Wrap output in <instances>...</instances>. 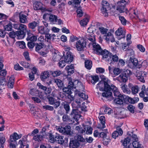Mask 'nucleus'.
Returning <instances> with one entry per match:
<instances>
[{
	"label": "nucleus",
	"instance_id": "nucleus-1",
	"mask_svg": "<svg viewBox=\"0 0 148 148\" xmlns=\"http://www.w3.org/2000/svg\"><path fill=\"white\" fill-rule=\"evenodd\" d=\"M82 101V100L78 97L75 99L71 104L73 109L70 115L73 120L77 122V124L79 123L78 121L81 116L77 108L80 107V104Z\"/></svg>",
	"mask_w": 148,
	"mask_h": 148
},
{
	"label": "nucleus",
	"instance_id": "nucleus-2",
	"mask_svg": "<svg viewBox=\"0 0 148 148\" xmlns=\"http://www.w3.org/2000/svg\"><path fill=\"white\" fill-rule=\"evenodd\" d=\"M100 77L101 80L97 84L96 88L100 91L104 90L105 92H106L108 89L109 85H111V82L103 75L101 74Z\"/></svg>",
	"mask_w": 148,
	"mask_h": 148
},
{
	"label": "nucleus",
	"instance_id": "nucleus-3",
	"mask_svg": "<svg viewBox=\"0 0 148 148\" xmlns=\"http://www.w3.org/2000/svg\"><path fill=\"white\" fill-rule=\"evenodd\" d=\"M108 90L106 92H103L102 96L106 98H108L112 96L113 92L114 95V96H119L121 94L119 91L118 88L114 85L111 84L109 85Z\"/></svg>",
	"mask_w": 148,
	"mask_h": 148
},
{
	"label": "nucleus",
	"instance_id": "nucleus-4",
	"mask_svg": "<svg viewBox=\"0 0 148 148\" xmlns=\"http://www.w3.org/2000/svg\"><path fill=\"white\" fill-rule=\"evenodd\" d=\"M38 132V130L36 129H34L32 132L29 133L28 135L33 136V139L34 140L40 142L42 141L45 138V136L43 134L42 135L36 134Z\"/></svg>",
	"mask_w": 148,
	"mask_h": 148
},
{
	"label": "nucleus",
	"instance_id": "nucleus-5",
	"mask_svg": "<svg viewBox=\"0 0 148 148\" xmlns=\"http://www.w3.org/2000/svg\"><path fill=\"white\" fill-rule=\"evenodd\" d=\"M130 61L131 62L128 64L129 67L132 69H136L137 68L140 69L142 66L141 64L138 62V60L136 58H130Z\"/></svg>",
	"mask_w": 148,
	"mask_h": 148
},
{
	"label": "nucleus",
	"instance_id": "nucleus-6",
	"mask_svg": "<svg viewBox=\"0 0 148 148\" xmlns=\"http://www.w3.org/2000/svg\"><path fill=\"white\" fill-rule=\"evenodd\" d=\"M101 4V11L102 13L105 16H108V14L107 11L110 10V4L107 1H103L102 2Z\"/></svg>",
	"mask_w": 148,
	"mask_h": 148
},
{
	"label": "nucleus",
	"instance_id": "nucleus-7",
	"mask_svg": "<svg viewBox=\"0 0 148 148\" xmlns=\"http://www.w3.org/2000/svg\"><path fill=\"white\" fill-rule=\"evenodd\" d=\"M127 136L124 141L122 140V144L124 146V148H132L131 144L130 142L132 140V132L131 134L127 133Z\"/></svg>",
	"mask_w": 148,
	"mask_h": 148
},
{
	"label": "nucleus",
	"instance_id": "nucleus-8",
	"mask_svg": "<svg viewBox=\"0 0 148 148\" xmlns=\"http://www.w3.org/2000/svg\"><path fill=\"white\" fill-rule=\"evenodd\" d=\"M28 14L27 11L20 12L18 15L19 21L21 23H26L28 22L27 20Z\"/></svg>",
	"mask_w": 148,
	"mask_h": 148
},
{
	"label": "nucleus",
	"instance_id": "nucleus-9",
	"mask_svg": "<svg viewBox=\"0 0 148 148\" xmlns=\"http://www.w3.org/2000/svg\"><path fill=\"white\" fill-rule=\"evenodd\" d=\"M75 43V47L78 51H81L84 50L86 44L83 39L79 40Z\"/></svg>",
	"mask_w": 148,
	"mask_h": 148
},
{
	"label": "nucleus",
	"instance_id": "nucleus-10",
	"mask_svg": "<svg viewBox=\"0 0 148 148\" xmlns=\"http://www.w3.org/2000/svg\"><path fill=\"white\" fill-rule=\"evenodd\" d=\"M132 140L133 141L131 146L132 148H139L140 146V144L138 142V138L137 136L134 134L133 132H132Z\"/></svg>",
	"mask_w": 148,
	"mask_h": 148
},
{
	"label": "nucleus",
	"instance_id": "nucleus-11",
	"mask_svg": "<svg viewBox=\"0 0 148 148\" xmlns=\"http://www.w3.org/2000/svg\"><path fill=\"white\" fill-rule=\"evenodd\" d=\"M48 17H49V20L50 22H52L53 23H56L58 20L57 17L56 16L53 14L49 15L48 14H44L43 16V18L45 19Z\"/></svg>",
	"mask_w": 148,
	"mask_h": 148
},
{
	"label": "nucleus",
	"instance_id": "nucleus-12",
	"mask_svg": "<svg viewBox=\"0 0 148 148\" xmlns=\"http://www.w3.org/2000/svg\"><path fill=\"white\" fill-rule=\"evenodd\" d=\"M22 136L21 134L18 135L16 132H14L10 136L9 143H16V140L21 138Z\"/></svg>",
	"mask_w": 148,
	"mask_h": 148
},
{
	"label": "nucleus",
	"instance_id": "nucleus-13",
	"mask_svg": "<svg viewBox=\"0 0 148 148\" xmlns=\"http://www.w3.org/2000/svg\"><path fill=\"white\" fill-rule=\"evenodd\" d=\"M117 5L116 10L120 13L125 12L127 10V9L125 7L126 5L124 4L119 1L117 3Z\"/></svg>",
	"mask_w": 148,
	"mask_h": 148
},
{
	"label": "nucleus",
	"instance_id": "nucleus-14",
	"mask_svg": "<svg viewBox=\"0 0 148 148\" xmlns=\"http://www.w3.org/2000/svg\"><path fill=\"white\" fill-rule=\"evenodd\" d=\"M137 79L141 82L144 83L145 82L144 77H146V73L143 71L137 72Z\"/></svg>",
	"mask_w": 148,
	"mask_h": 148
},
{
	"label": "nucleus",
	"instance_id": "nucleus-15",
	"mask_svg": "<svg viewBox=\"0 0 148 148\" xmlns=\"http://www.w3.org/2000/svg\"><path fill=\"white\" fill-rule=\"evenodd\" d=\"M70 52H67L66 53V56L62 57V59H64L66 63H70L73 60V55Z\"/></svg>",
	"mask_w": 148,
	"mask_h": 148
},
{
	"label": "nucleus",
	"instance_id": "nucleus-16",
	"mask_svg": "<svg viewBox=\"0 0 148 148\" xmlns=\"http://www.w3.org/2000/svg\"><path fill=\"white\" fill-rule=\"evenodd\" d=\"M116 130L112 134V137L115 139L119 136L122 135L123 134V130L119 127H117Z\"/></svg>",
	"mask_w": 148,
	"mask_h": 148
},
{
	"label": "nucleus",
	"instance_id": "nucleus-17",
	"mask_svg": "<svg viewBox=\"0 0 148 148\" xmlns=\"http://www.w3.org/2000/svg\"><path fill=\"white\" fill-rule=\"evenodd\" d=\"M92 45L94 52L98 55L100 54L102 49L100 45L96 43H93Z\"/></svg>",
	"mask_w": 148,
	"mask_h": 148
},
{
	"label": "nucleus",
	"instance_id": "nucleus-18",
	"mask_svg": "<svg viewBox=\"0 0 148 148\" xmlns=\"http://www.w3.org/2000/svg\"><path fill=\"white\" fill-rule=\"evenodd\" d=\"M115 97H117L114 100V102L115 103L120 105H122L123 104L124 98L123 95L121 94L119 96H116Z\"/></svg>",
	"mask_w": 148,
	"mask_h": 148
},
{
	"label": "nucleus",
	"instance_id": "nucleus-19",
	"mask_svg": "<svg viewBox=\"0 0 148 148\" xmlns=\"http://www.w3.org/2000/svg\"><path fill=\"white\" fill-rule=\"evenodd\" d=\"M79 145V142L76 140H70L69 144V147L70 148H77Z\"/></svg>",
	"mask_w": 148,
	"mask_h": 148
},
{
	"label": "nucleus",
	"instance_id": "nucleus-20",
	"mask_svg": "<svg viewBox=\"0 0 148 148\" xmlns=\"http://www.w3.org/2000/svg\"><path fill=\"white\" fill-rule=\"evenodd\" d=\"M38 32L42 34H45L49 33V29L48 27H45L42 26H39L38 27Z\"/></svg>",
	"mask_w": 148,
	"mask_h": 148
},
{
	"label": "nucleus",
	"instance_id": "nucleus-21",
	"mask_svg": "<svg viewBox=\"0 0 148 148\" xmlns=\"http://www.w3.org/2000/svg\"><path fill=\"white\" fill-rule=\"evenodd\" d=\"M27 36L26 38V40L28 41L30 40L31 42L36 41L37 39L36 36H34L33 34L29 32L27 33Z\"/></svg>",
	"mask_w": 148,
	"mask_h": 148
},
{
	"label": "nucleus",
	"instance_id": "nucleus-22",
	"mask_svg": "<svg viewBox=\"0 0 148 148\" xmlns=\"http://www.w3.org/2000/svg\"><path fill=\"white\" fill-rule=\"evenodd\" d=\"M116 79L120 82H125L127 81L128 77L123 73L121 74L118 77H116Z\"/></svg>",
	"mask_w": 148,
	"mask_h": 148
},
{
	"label": "nucleus",
	"instance_id": "nucleus-23",
	"mask_svg": "<svg viewBox=\"0 0 148 148\" xmlns=\"http://www.w3.org/2000/svg\"><path fill=\"white\" fill-rule=\"evenodd\" d=\"M111 53L105 49L104 50L102 49L101 51L100 52V54H99V55H101L102 56V58L105 59L107 58L109 56L110 57Z\"/></svg>",
	"mask_w": 148,
	"mask_h": 148
},
{
	"label": "nucleus",
	"instance_id": "nucleus-24",
	"mask_svg": "<svg viewBox=\"0 0 148 148\" xmlns=\"http://www.w3.org/2000/svg\"><path fill=\"white\" fill-rule=\"evenodd\" d=\"M100 121L101 123V124L98 125L97 127L98 128L102 129L106 127L105 125V118L104 116H101L100 119Z\"/></svg>",
	"mask_w": 148,
	"mask_h": 148
},
{
	"label": "nucleus",
	"instance_id": "nucleus-25",
	"mask_svg": "<svg viewBox=\"0 0 148 148\" xmlns=\"http://www.w3.org/2000/svg\"><path fill=\"white\" fill-rule=\"evenodd\" d=\"M64 137L60 136L59 134L56 133V143L60 144H62L64 142V140L63 139Z\"/></svg>",
	"mask_w": 148,
	"mask_h": 148
},
{
	"label": "nucleus",
	"instance_id": "nucleus-26",
	"mask_svg": "<svg viewBox=\"0 0 148 148\" xmlns=\"http://www.w3.org/2000/svg\"><path fill=\"white\" fill-rule=\"evenodd\" d=\"M128 86L131 89L133 95H136L138 92L139 88L137 86H133L131 84H129Z\"/></svg>",
	"mask_w": 148,
	"mask_h": 148
},
{
	"label": "nucleus",
	"instance_id": "nucleus-27",
	"mask_svg": "<svg viewBox=\"0 0 148 148\" xmlns=\"http://www.w3.org/2000/svg\"><path fill=\"white\" fill-rule=\"evenodd\" d=\"M49 72L48 71H45L41 73L40 78L42 81L44 82L49 77Z\"/></svg>",
	"mask_w": 148,
	"mask_h": 148
},
{
	"label": "nucleus",
	"instance_id": "nucleus-28",
	"mask_svg": "<svg viewBox=\"0 0 148 148\" xmlns=\"http://www.w3.org/2000/svg\"><path fill=\"white\" fill-rule=\"evenodd\" d=\"M116 34L120 36V38H124L125 36V33L123 32V29L122 28H119L115 32Z\"/></svg>",
	"mask_w": 148,
	"mask_h": 148
},
{
	"label": "nucleus",
	"instance_id": "nucleus-29",
	"mask_svg": "<svg viewBox=\"0 0 148 148\" xmlns=\"http://www.w3.org/2000/svg\"><path fill=\"white\" fill-rule=\"evenodd\" d=\"M65 69L69 75H71L74 73V69L73 64H71L67 66Z\"/></svg>",
	"mask_w": 148,
	"mask_h": 148
},
{
	"label": "nucleus",
	"instance_id": "nucleus-30",
	"mask_svg": "<svg viewBox=\"0 0 148 148\" xmlns=\"http://www.w3.org/2000/svg\"><path fill=\"white\" fill-rule=\"evenodd\" d=\"M47 136H48L49 138V141L51 143H53L56 142V134H55L51 132H48L47 134Z\"/></svg>",
	"mask_w": 148,
	"mask_h": 148
},
{
	"label": "nucleus",
	"instance_id": "nucleus-31",
	"mask_svg": "<svg viewBox=\"0 0 148 148\" xmlns=\"http://www.w3.org/2000/svg\"><path fill=\"white\" fill-rule=\"evenodd\" d=\"M86 38L87 39V41L90 42L89 45L91 44L92 45L93 43H95V36L94 34H88Z\"/></svg>",
	"mask_w": 148,
	"mask_h": 148
},
{
	"label": "nucleus",
	"instance_id": "nucleus-32",
	"mask_svg": "<svg viewBox=\"0 0 148 148\" xmlns=\"http://www.w3.org/2000/svg\"><path fill=\"white\" fill-rule=\"evenodd\" d=\"M42 4L40 2H36L34 4V9L36 10H40L42 11L43 8Z\"/></svg>",
	"mask_w": 148,
	"mask_h": 148
},
{
	"label": "nucleus",
	"instance_id": "nucleus-33",
	"mask_svg": "<svg viewBox=\"0 0 148 148\" xmlns=\"http://www.w3.org/2000/svg\"><path fill=\"white\" fill-rule=\"evenodd\" d=\"M62 58L61 55L59 52L57 53H55L53 54L52 59L54 62H58Z\"/></svg>",
	"mask_w": 148,
	"mask_h": 148
},
{
	"label": "nucleus",
	"instance_id": "nucleus-34",
	"mask_svg": "<svg viewBox=\"0 0 148 148\" xmlns=\"http://www.w3.org/2000/svg\"><path fill=\"white\" fill-rule=\"evenodd\" d=\"M5 141V139L3 133H0V147L3 148V145Z\"/></svg>",
	"mask_w": 148,
	"mask_h": 148
},
{
	"label": "nucleus",
	"instance_id": "nucleus-35",
	"mask_svg": "<svg viewBox=\"0 0 148 148\" xmlns=\"http://www.w3.org/2000/svg\"><path fill=\"white\" fill-rule=\"evenodd\" d=\"M54 82L56 84L59 88L60 89H62L64 86V84L62 80L60 79H56L54 80Z\"/></svg>",
	"mask_w": 148,
	"mask_h": 148
},
{
	"label": "nucleus",
	"instance_id": "nucleus-36",
	"mask_svg": "<svg viewBox=\"0 0 148 148\" xmlns=\"http://www.w3.org/2000/svg\"><path fill=\"white\" fill-rule=\"evenodd\" d=\"M85 67L88 69L90 70L92 66V62L90 60H86L85 61Z\"/></svg>",
	"mask_w": 148,
	"mask_h": 148
},
{
	"label": "nucleus",
	"instance_id": "nucleus-37",
	"mask_svg": "<svg viewBox=\"0 0 148 148\" xmlns=\"http://www.w3.org/2000/svg\"><path fill=\"white\" fill-rule=\"evenodd\" d=\"M26 32L20 31H18L16 32V36L18 37L19 39L23 38L25 35Z\"/></svg>",
	"mask_w": 148,
	"mask_h": 148
},
{
	"label": "nucleus",
	"instance_id": "nucleus-38",
	"mask_svg": "<svg viewBox=\"0 0 148 148\" xmlns=\"http://www.w3.org/2000/svg\"><path fill=\"white\" fill-rule=\"evenodd\" d=\"M40 92L39 90L33 88L30 90L29 93L32 96H40L39 93Z\"/></svg>",
	"mask_w": 148,
	"mask_h": 148
},
{
	"label": "nucleus",
	"instance_id": "nucleus-39",
	"mask_svg": "<svg viewBox=\"0 0 148 148\" xmlns=\"http://www.w3.org/2000/svg\"><path fill=\"white\" fill-rule=\"evenodd\" d=\"M14 82V78L13 76H11L10 77L9 79L8 83V86L9 88H12Z\"/></svg>",
	"mask_w": 148,
	"mask_h": 148
},
{
	"label": "nucleus",
	"instance_id": "nucleus-40",
	"mask_svg": "<svg viewBox=\"0 0 148 148\" xmlns=\"http://www.w3.org/2000/svg\"><path fill=\"white\" fill-rule=\"evenodd\" d=\"M44 46V43H37L35 45V51L37 52H39V51L43 48Z\"/></svg>",
	"mask_w": 148,
	"mask_h": 148
},
{
	"label": "nucleus",
	"instance_id": "nucleus-41",
	"mask_svg": "<svg viewBox=\"0 0 148 148\" xmlns=\"http://www.w3.org/2000/svg\"><path fill=\"white\" fill-rule=\"evenodd\" d=\"M38 24L35 21H33L28 24V26L29 28L32 29H34L36 26H37Z\"/></svg>",
	"mask_w": 148,
	"mask_h": 148
},
{
	"label": "nucleus",
	"instance_id": "nucleus-42",
	"mask_svg": "<svg viewBox=\"0 0 148 148\" xmlns=\"http://www.w3.org/2000/svg\"><path fill=\"white\" fill-rule=\"evenodd\" d=\"M89 79L91 80V83L93 84H95L99 80V77L97 76H91L89 77Z\"/></svg>",
	"mask_w": 148,
	"mask_h": 148
},
{
	"label": "nucleus",
	"instance_id": "nucleus-43",
	"mask_svg": "<svg viewBox=\"0 0 148 148\" xmlns=\"http://www.w3.org/2000/svg\"><path fill=\"white\" fill-rule=\"evenodd\" d=\"M65 110V112L66 114L69 113L70 110V108L69 104L66 102L63 103L62 104Z\"/></svg>",
	"mask_w": 148,
	"mask_h": 148
},
{
	"label": "nucleus",
	"instance_id": "nucleus-44",
	"mask_svg": "<svg viewBox=\"0 0 148 148\" xmlns=\"http://www.w3.org/2000/svg\"><path fill=\"white\" fill-rule=\"evenodd\" d=\"M121 87L123 92L127 94H129L130 93V91L128 88H127V86L125 84H123L121 85Z\"/></svg>",
	"mask_w": 148,
	"mask_h": 148
},
{
	"label": "nucleus",
	"instance_id": "nucleus-45",
	"mask_svg": "<svg viewBox=\"0 0 148 148\" xmlns=\"http://www.w3.org/2000/svg\"><path fill=\"white\" fill-rule=\"evenodd\" d=\"M110 57L111 59V61L112 62H117L118 61L119 58L118 56L116 55H113L112 53H110Z\"/></svg>",
	"mask_w": 148,
	"mask_h": 148
},
{
	"label": "nucleus",
	"instance_id": "nucleus-46",
	"mask_svg": "<svg viewBox=\"0 0 148 148\" xmlns=\"http://www.w3.org/2000/svg\"><path fill=\"white\" fill-rule=\"evenodd\" d=\"M7 74V71L5 70H1L0 71V81L3 80L4 77Z\"/></svg>",
	"mask_w": 148,
	"mask_h": 148
},
{
	"label": "nucleus",
	"instance_id": "nucleus-47",
	"mask_svg": "<svg viewBox=\"0 0 148 148\" xmlns=\"http://www.w3.org/2000/svg\"><path fill=\"white\" fill-rule=\"evenodd\" d=\"M102 109L104 110L105 113L106 114H110L112 112V110L108 107H104Z\"/></svg>",
	"mask_w": 148,
	"mask_h": 148
},
{
	"label": "nucleus",
	"instance_id": "nucleus-48",
	"mask_svg": "<svg viewBox=\"0 0 148 148\" xmlns=\"http://www.w3.org/2000/svg\"><path fill=\"white\" fill-rule=\"evenodd\" d=\"M68 86L71 89H75L77 87L74 84V82H73L72 80L71 79H69Z\"/></svg>",
	"mask_w": 148,
	"mask_h": 148
},
{
	"label": "nucleus",
	"instance_id": "nucleus-49",
	"mask_svg": "<svg viewBox=\"0 0 148 148\" xmlns=\"http://www.w3.org/2000/svg\"><path fill=\"white\" fill-rule=\"evenodd\" d=\"M78 96L80 99H82V100L87 99L88 98V95H86L84 93L82 92H80L78 93Z\"/></svg>",
	"mask_w": 148,
	"mask_h": 148
},
{
	"label": "nucleus",
	"instance_id": "nucleus-50",
	"mask_svg": "<svg viewBox=\"0 0 148 148\" xmlns=\"http://www.w3.org/2000/svg\"><path fill=\"white\" fill-rule=\"evenodd\" d=\"M113 72L114 74L113 77H115L120 73L121 71L119 68H116L114 69Z\"/></svg>",
	"mask_w": 148,
	"mask_h": 148
},
{
	"label": "nucleus",
	"instance_id": "nucleus-51",
	"mask_svg": "<svg viewBox=\"0 0 148 148\" xmlns=\"http://www.w3.org/2000/svg\"><path fill=\"white\" fill-rule=\"evenodd\" d=\"M98 29L101 33L103 34H106L108 31L107 29L103 27H99Z\"/></svg>",
	"mask_w": 148,
	"mask_h": 148
},
{
	"label": "nucleus",
	"instance_id": "nucleus-52",
	"mask_svg": "<svg viewBox=\"0 0 148 148\" xmlns=\"http://www.w3.org/2000/svg\"><path fill=\"white\" fill-rule=\"evenodd\" d=\"M12 23L10 22L8 24L4 26L5 30L7 31H11L12 29Z\"/></svg>",
	"mask_w": 148,
	"mask_h": 148
},
{
	"label": "nucleus",
	"instance_id": "nucleus-53",
	"mask_svg": "<svg viewBox=\"0 0 148 148\" xmlns=\"http://www.w3.org/2000/svg\"><path fill=\"white\" fill-rule=\"evenodd\" d=\"M63 129L64 130V134L67 135H71V128L69 126H65L63 128Z\"/></svg>",
	"mask_w": 148,
	"mask_h": 148
},
{
	"label": "nucleus",
	"instance_id": "nucleus-54",
	"mask_svg": "<svg viewBox=\"0 0 148 148\" xmlns=\"http://www.w3.org/2000/svg\"><path fill=\"white\" fill-rule=\"evenodd\" d=\"M62 88L63 92L66 93L68 94L72 93L71 91L72 89L68 87V86L67 87H63Z\"/></svg>",
	"mask_w": 148,
	"mask_h": 148
},
{
	"label": "nucleus",
	"instance_id": "nucleus-55",
	"mask_svg": "<svg viewBox=\"0 0 148 148\" xmlns=\"http://www.w3.org/2000/svg\"><path fill=\"white\" fill-rule=\"evenodd\" d=\"M51 73L53 77H56L62 74V72L60 71L57 70L53 72L52 71Z\"/></svg>",
	"mask_w": 148,
	"mask_h": 148
},
{
	"label": "nucleus",
	"instance_id": "nucleus-56",
	"mask_svg": "<svg viewBox=\"0 0 148 148\" xmlns=\"http://www.w3.org/2000/svg\"><path fill=\"white\" fill-rule=\"evenodd\" d=\"M58 63V65L59 67L62 68L65 66V63H66L64 59H62V58Z\"/></svg>",
	"mask_w": 148,
	"mask_h": 148
},
{
	"label": "nucleus",
	"instance_id": "nucleus-57",
	"mask_svg": "<svg viewBox=\"0 0 148 148\" xmlns=\"http://www.w3.org/2000/svg\"><path fill=\"white\" fill-rule=\"evenodd\" d=\"M88 19L85 18L82 20L80 22V24L82 26H84L87 25L88 22Z\"/></svg>",
	"mask_w": 148,
	"mask_h": 148
},
{
	"label": "nucleus",
	"instance_id": "nucleus-58",
	"mask_svg": "<svg viewBox=\"0 0 148 148\" xmlns=\"http://www.w3.org/2000/svg\"><path fill=\"white\" fill-rule=\"evenodd\" d=\"M62 120L64 122H69L70 121V119L67 114H64L62 117Z\"/></svg>",
	"mask_w": 148,
	"mask_h": 148
},
{
	"label": "nucleus",
	"instance_id": "nucleus-59",
	"mask_svg": "<svg viewBox=\"0 0 148 148\" xmlns=\"http://www.w3.org/2000/svg\"><path fill=\"white\" fill-rule=\"evenodd\" d=\"M27 29V26L23 24H21L18 30L26 32Z\"/></svg>",
	"mask_w": 148,
	"mask_h": 148
},
{
	"label": "nucleus",
	"instance_id": "nucleus-60",
	"mask_svg": "<svg viewBox=\"0 0 148 148\" xmlns=\"http://www.w3.org/2000/svg\"><path fill=\"white\" fill-rule=\"evenodd\" d=\"M82 0H73V6L74 8H76L80 5Z\"/></svg>",
	"mask_w": 148,
	"mask_h": 148
},
{
	"label": "nucleus",
	"instance_id": "nucleus-61",
	"mask_svg": "<svg viewBox=\"0 0 148 148\" xmlns=\"http://www.w3.org/2000/svg\"><path fill=\"white\" fill-rule=\"evenodd\" d=\"M119 18L122 24L123 25H126L127 21L123 16H119Z\"/></svg>",
	"mask_w": 148,
	"mask_h": 148
},
{
	"label": "nucleus",
	"instance_id": "nucleus-62",
	"mask_svg": "<svg viewBox=\"0 0 148 148\" xmlns=\"http://www.w3.org/2000/svg\"><path fill=\"white\" fill-rule=\"evenodd\" d=\"M123 74L128 77L132 75V72L131 70L127 69L124 71Z\"/></svg>",
	"mask_w": 148,
	"mask_h": 148
},
{
	"label": "nucleus",
	"instance_id": "nucleus-63",
	"mask_svg": "<svg viewBox=\"0 0 148 148\" xmlns=\"http://www.w3.org/2000/svg\"><path fill=\"white\" fill-rule=\"evenodd\" d=\"M49 103L51 105H54L56 100L52 97H50L48 98Z\"/></svg>",
	"mask_w": 148,
	"mask_h": 148
},
{
	"label": "nucleus",
	"instance_id": "nucleus-64",
	"mask_svg": "<svg viewBox=\"0 0 148 148\" xmlns=\"http://www.w3.org/2000/svg\"><path fill=\"white\" fill-rule=\"evenodd\" d=\"M96 29L94 28V27L91 26L89 27L87 29V32L90 34H93L94 32H95Z\"/></svg>",
	"mask_w": 148,
	"mask_h": 148
}]
</instances>
